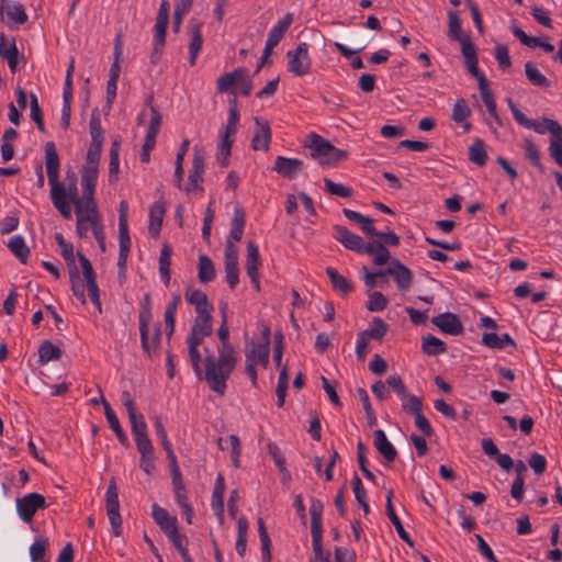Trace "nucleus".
Instances as JSON below:
<instances>
[{
	"label": "nucleus",
	"mask_w": 562,
	"mask_h": 562,
	"mask_svg": "<svg viewBox=\"0 0 562 562\" xmlns=\"http://www.w3.org/2000/svg\"><path fill=\"white\" fill-rule=\"evenodd\" d=\"M228 336V326L221 324L217 330V337L221 341L217 358L210 352L209 348H204V380L210 389L220 395L225 394L226 381L229 379L238 360L237 351L229 344Z\"/></svg>",
	"instance_id": "nucleus-1"
},
{
	"label": "nucleus",
	"mask_w": 562,
	"mask_h": 562,
	"mask_svg": "<svg viewBox=\"0 0 562 562\" xmlns=\"http://www.w3.org/2000/svg\"><path fill=\"white\" fill-rule=\"evenodd\" d=\"M310 139L311 157L323 167L334 166L348 157V151L335 147L330 142L315 133L310 134Z\"/></svg>",
	"instance_id": "nucleus-2"
},
{
	"label": "nucleus",
	"mask_w": 562,
	"mask_h": 562,
	"mask_svg": "<svg viewBox=\"0 0 562 562\" xmlns=\"http://www.w3.org/2000/svg\"><path fill=\"white\" fill-rule=\"evenodd\" d=\"M55 239L60 247L61 256L67 262L69 268V279L71 283V290L74 295L77 296L81 301L82 304L86 303V294H85V284L82 279L80 278L78 268L75 262V255L72 245L67 243L61 234H56Z\"/></svg>",
	"instance_id": "nucleus-3"
},
{
	"label": "nucleus",
	"mask_w": 562,
	"mask_h": 562,
	"mask_svg": "<svg viewBox=\"0 0 562 562\" xmlns=\"http://www.w3.org/2000/svg\"><path fill=\"white\" fill-rule=\"evenodd\" d=\"M128 204L125 200L119 205V260L117 267L120 276L124 277L126 271L127 258L131 250V237L127 225Z\"/></svg>",
	"instance_id": "nucleus-4"
},
{
	"label": "nucleus",
	"mask_w": 562,
	"mask_h": 562,
	"mask_svg": "<svg viewBox=\"0 0 562 562\" xmlns=\"http://www.w3.org/2000/svg\"><path fill=\"white\" fill-rule=\"evenodd\" d=\"M149 326L150 324H147V318L142 321V324H139L140 346L145 356L149 360H154L160 356L161 324L157 323L154 326V333L151 336H149Z\"/></svg>",
	"instance_id": "nucleus-5"
},
{
	"label": "nucleus",
	"mask_w": 562,
	"mask_h": 562,
	"mask_svg": "<svg viewBox=\"0 0 562 562\" xmlns=\"http://www.w3.org/2000/svg\"><path fill=\"white\" fill-rule=\"evenodd\" d=\"M270 348L267 344L252 345L247 348L245 352V372L250 378L254 386L257 385V370L256 366L261 364L267 368L269 364Z\"/></svg>",
	"instance_id": "nucleus-6"
},
{
	"label": "nucleus",
	"mask_w": 562,
	"mask_h": 562,
	"mask_svg": "<svg viewBox=\"0 0 562 562\" xmlns=\"http://www.w3.org/2000/svg\"><path fill=\"white\" fill-rule=\"evenodd\" d=\"M169 22V2L162 0L159 5L155 24V45L151 54V63L156 64L162 52L166 41V32Z\"/></svg>",
	"instance_id": "nucleus-7"
},
{
	"label": "nucleus",
	"mask_w": 562,
	"mask_h": 562,
	"mask_svg": "<svg viewBox=\"0 0 562 562\" xmlns=\"http://www.w3.org/2000/svg\"><path fill=\"white\" fill-rule=\"evenodd\" d=\"M288 69L294 76H305L310 74L312 68V60L308 56V45L300 43L295 49L286 53Z\"/></svg>",
	"instance_id": "nucleus-8"
},
{
	"label": "nucleus",
	"mask_w": 562,
	"mask_h": 562,
	"mask_svg": "<svg viewBox=\"0 0 562 562\" xmlns=\"http://www.w3.org/2000/svg\"><path fill=\"white\" fill-rule=\"evenodd\" d=\"M106 515L115 537L122 533V517L120 515L119 493L114 479L111 480L105 493Z\"/></svg>",
	"instance_id": "nucleus-9"
},
{
	"label": "nucleus",
	"mask_w": 562,
	"mask_h": 562,
	"mask_svg": "<svg viewBox=\"0 0 562 562\" xmlns=\"http://www.w3.org/2000/svg\"><path fill=\"white\" fill-rule=\"evenodd\" d=\"M47 506L45 497L36 492L16 499L18 514L27 524L33 521L34 515L38 509H44Z\"/></svg>",
	"instance_id": "nucleus-10"
},
{
	"label": "nucleus",
	"mask_w": 562,
	"mask_h": 562,
	"mask_svg": "<svg viewBox=\"0 0 562 562\" xmlns=\"http://www.w3.org/2000/svg\"><path fill=\"white\" fill-rule=\"evenodd\" d=\"M334 238L345 248L357 254L363 255L364 252L372 251L371 243H364L359 235L351 233L348 228L341 225L334 226Z\"/></svg>",
	"instance_id": "nucleus-11"
},
{
	"label": "nucleus",
	"mask_w": 562,
	"mask_h": 562,
	"mask_svg": "<svg viewBox=\"0 0 562 562\" xmlns=\"http://www.w3.org/2000/svg\"><path fill=\"white\" fill-rule=\"evenodd\" d=\"M98 173L81 171V188L82 195H79L80 203L79 209L90 211V214H94L98 211V206L94 200V190L97 186Z\"/></svg>",
	"instance_id": "nucleus-12"
},
{
	"label": "nucleus",
	"mask_w": 562,
	"mask_h": 562,
	"mask_svg": "<svg viewBox=\"0 0 562 562\" xmlns=\"http://www.w3.org/2000/svg\"><path fill=\"white\" fill-rule=\"evenodd\" d=\"M77 256H78L80 266L82 268L83 278L87 281V290H88L90 300L95 305L98 311L101 313L102 307H101V301H100V291H99V288L97 284L95 273L93 271L92 265H91L90 260L83 254L78 252Z\"/></svg>",
	"instance_id": "nucleus-13"
},
{
	"label": "nucleus",
	"mask_w": 562,
	"mask_h": 562,
	"mask_svg": "<svg viewBox=\"0 0 562 562\" xmlns=\"http://www.w3.org/2000/svg\"><path fill=\"white\" fill-rule=\"evenodd\" d=\"M151 516L159 528L166 533V536L172 541L180 536L177 518L169 515V513L157 504L151 506Z\"/></svg>",
	"instance_id": "nucleus-14"
},
{
	"label": "nucleus",
	"mask_w": 562,
	"mask_h": 562,
	"mask_svg": "<svg viewBox=\"0 0 562 562\" xmlns=\"http://www.w3.org/2000/svg\"><path fill=\"white\" fill-rule=\"evenodd\" d=\"M45 166L50 189L61 186L59 182L60 160L56 146L53 142H47L45 144Z\"/></svg>",
	"instance_id": "nucleus-15"
},
{
	"label": "nucleus",
	"mask_w": 562,
	"mask_h": 562,
	"mask_svg": "<svg viewBox=\"0 0 562 562\" xmlns=\"http://www.w3.org/2000/svg\"><path fill=\"white\" fill-rule=\"evenodd\" d=\"M260 263V254L257 244L252 240H248L245 268L247 276L250 278V281L256 291H260V281L258 272Z\"/></svg>",
	"instance_id": "nucleus-16"
},
{
	"label": "nucleus",
	"mask_w": 562,
	"mask_h": 562,
	"mask_svg": "<svg viewBox=\"0 0 562 562\" xmlns=\"http://www.w3.org/2000/svg\"><path fill=\"white\" fill-rule=\"evenodd\" d=\"M206 336H202L198 334L195 330L191 328L190 334L187 338V345L189 349V358L193 368L195 375L199 379H204V371L201 367L202 358L199 351V347L203 342Z\"/></svg>",
	"instance_id": "nucleus-17"
},
{
	"label": "nucleus",
	"mask_w": 562,
	"mask_h": 562,
	"mask_svg": "<svg viewBox=\"0 0 562 562\" xmlns=\"http://www.w3.org/2000/svg\"><path fill=\"white\" fill-rule=\"evenodd\" d=\"M385 276H392L398 290L407 291L413 283L412 271L398 259H393L390 266L384 270Z\"/></svg>",
	"instance_id": "nucleus-18"
},
{
	"label": "nucleus",
	"mask_w": 562,
	"mask_h": 562,
	"mask_svg": "<svg viewBox=\"0 0 562 562\" xmlns=\"http://www.w3.org/2000/svg\"><path fill=\"white\" fill-rule=\"evenodd\" d=\"M431 323L442 333L458 336L463 333V325L458 315L451 312H446L434 316Z\"/></svg>",
	"instance_id": "nucleus-19"
},
{
	"label": "nucleus",
	"mask_w": 562,
	"mask_h": 562,
	"mask_svg": "<svg viewBox=\"0 0 562 562\" xmlns=\"http://www.w3.org/2000/svg\"><path fill=\"white\" fill-rule=\"evenodd\" d=\"M255 121V131L251 138V148L254 150H265L269 149L271 143V128L268 121L262 120L258 116L254 119Z\"/></svg>",
	"instance_id": "nucleus-20"
},
{
	"label": "nucleus",
	"mask_w": 562,
	"mask_h": 562,
	"mask_svg": "<svg viewBox=\"0 0 562 562\" xmlns=\"http://www.w3.org/2000/svg\"><path fill=\"white\" fill-rule=\"evenodd\" d=\"M4 14L9 19V26L12 24H24L27 21V14L21 3L10 0H0V21L4 23Z\"/></svg>",
	"instance_id": "nucleus-21"
},
{
	"label": "nucleus",
	"mask_w": 562,
	"mask_h": 562,
	"mask_svg": "<svg viewBox=\"0 0 562 562\" xmlns=\"http://www.w3.org/2000/svg\"><path fill=\"white\" fill-rule=\"evenodd\" d=\"M204 167V154L195 148L192 159V167L189 171L188 187L186 188L188 192L191 190V188L202 189L201 184L203 182Z\"/></svg>",
	"instance_id": "nucleus-22"
},
{
	"label": "nucleus",
	"mask_w": 562,
	"mask_h": 562,
	"mask_svg": "<svg viewBox=\"0 0 562 562\" xmlns=\"http://www.w3.org/2000/svg\"><path fill=\"white\" fill-rule=\"evenodd\" d=\"M202 23L192 19L189 22L188 30L190 34V43H189V64L191 66L195 65L196 57L199 55V52L202 48L203 45V38H202Z\"/></svg>",
	"instance_id": "nucleus-23"
},
{
	"label": "nucleus",
	"mask_w": 562,
	"mask_h": 562,
	"mask_svg": "<svg viewBox=\"0 0 562 562\" xmlns=\"http://www.w3.org/2000/svg\"><path fill=\"white\" fill-rule=\"evenodd\" d=\"M303 167V161L297 158H286L278 156L274 160L272 170L286 179H293L297 171Z\"/></svg>",
	"instance_id": "nucleus-24"
},
{
	"label": "nucleus",
	"mask_w": 562,
	"mask_h": 562,
	"mask_svg": "<svg viewBox=\"0 0 562 562\" xmlns=\"http://www.w3.org/2000/svg\"><path fill=\"white\" fill-rule=\"evenodd\" d=\"M373 445L386 462H393L396 459L397 451L389 441L385 432L382 429L374 430Z\"/></svg>",
	"instance_id": "nucleus-25"
},
{
	"label": "nucleus",
	"mask_w": 562,
	"mask_h": 562,
	"mask_svg": "<svg viewBox=\"0 0 562 562\" xmlns=\"http://www.w3.org/2000/svg\"><path fill=\"white\" fill-rule=\"evenodd\" d=\"M240 76H245V67L236 68L231 72H225L218 77L216 81V89L220 93L231 92L237 94V83Z\"/></svg>",
	"instance_id": "nucleus-26"
},
{
	"label": "nucleus",
	"mask_w": 562,
	"mask_h": 562,
	"mask_svg": "<svg viewBox=\"0 0 562 562\" xmlns=\"http://www.w3.org/2000/svg\"><path fill=\"white\" fill-rule=\"evenodd\" d=\"M166 207L162 202H155L149 209L148 233L150 237L157 238L162 226Z\"/></svg>",
	"instance_id": "nucleus-27"
},
{
	"label": "nucleus",
	"mask_w": 562,
	"mask_h": 562,
	"mask_svg": "<svg viewBox=\"0 0 562 562\" xmlns=\"http://www.w3.org/2000/svg\"><path fill=\"white\" fill-rule=\"evenodd\" d=\"M101 402H102V405L104 408V415H105L106 422L109 423L110 428L115 432L119 441L123 446L127 447L130 445L128 438H127L126 434L124 432V430L122 429L116 414L114 413V411L112 409V407L110 406L108 401L102 395H101Z\"/></svg>",
	"instance_id": "nucleus-28"
},
{
	"label": "nucleus",
	"mask_w": 562,
	"mask_h": 562,
	"mask_svg": "<svg viewBox=\"0 0 562 562\" xmlns=\"http://www.w3.org/2000/svg\"><path fill=\"white\" fill-rule=\"evenodd\" d=\"M224 477L220 473L215 480V485L212 494V506L221 524H223L224 521Z\"/></svg>",
	"instance_id": "nucleus-29"
},
{
	"label": "nucleus",
	"mask_w": 562,
	"mask_h": 562,
	"mask_svg": "<svg viewBox=\"0 0 562 562\" xmlns=\"http://www.w3.org/2000/svg\"><path fill=\"white\" fill-rule=\"evenodd\" d=\"M246 224V215L241 207L235 206L234 215L232 218V227L231 232L226 238V241L235 243L239 241L244 234V228Z\"/></svg>",
	"instance_id": "nucleus-30"
},
{
	"label": "nucleus",
	"mask_w": 562,
	"mask_h": 562,
	"mask_svg": "<svg viewBox=\"0 0 562 562\" xmlns=\"http://www.w3.org/2000/svg\"><path fill=\"white\" fill-rule=\"evenodd\" d=\"M342 213L350 222L358 224L366 235L373 237L376 234L373 218L349 209H344Z\"/></svg>",
	"instance_id": "nucleus-31"
},
{
	"label": "nucleus",
	"mask_w": 562,
	"mask_h": 562,
	"mask_svg": "<svg viewBox=\"0 0 562 562\" xmlns=\"http://www.w3.org/2000/svg\"><path fill=\"white\" fill-rule=\"evenodd\" d=\"M61 188L65 192V196L75 205V209H79L78 204L80 203V200L77 188V175L74 170H67Z\"/></svg>",
	"instance_id": "nucleus-32"
},
{
	"label": "nucleus",
	"mask_w": 562,
	"mask_h": 562,
	"mask_svg": "<svg viewBox=\"0 0 562 562\" xmlns=\"http://www.w3.org/2000/svg\"><path fill=\"white\" fill-rule=\"evenodd\" d=\"M293 22V14L292 13H286L283 19H281L277 25H274L269 34H268V38H267V43H270L272 44L273 46H277L280 41L283 38L284 34L286 33V31L289 30V27L291 26Z\"/></svg>",
	"instance_id": "nucleus-33"
},
{
	"label": "nucleus",
	"mask_w": 562,
	"mask_h": 562,
	"mask_svg": "<svg viewBox=\"0 0 562 562\" xmlns=\"http://www.w3.org/2000/svg\"><path fill=\"white\" fill-rule=\"evenodd\" d=\"M50 199L53 205L58 210V212L66 218L69 220L71 217V210L69 206V199L65 196V192L61 186L50 189Z\"/></svg>",
	"instance_id": "nucleus-34"
},
{
	"label": "nucleus",
	"mask_w": 562,
	"mask_h": 562,
	"mask_svg": "<svg viewBox=\"0 0 562 562\" xmlns=\"http://www.w3.org/2000/svg\"><path fill=\"white\" fill-rule=\"evenodd\" d=\"M198 279L202 283H209L215 279L216 270L213 261L206 255L199 256Z\"/></svg>",
	"instance_id": "nucleus-35"
},
{
	"label": "nucleus",
	"mask_w": 562,
	"mask_h": 562,
	"mask_svg": "<svg viewBox=\"0 0 562 562\" xmlns=\"http://www.w3.org/2000/svg\"><path fill=\"white\" fill-rule=\"evenodd\" d=\"M482 342L493 349H503L505 346L516 347V342L508 334L498 336L495 333H484L482 336Z\"/></svg>",
	"instance_id": "nucleus-36"
},
{
	"label": "nucleus",
	"mask_w": 562,
	"mask_h": 562,
	"mask_svg": "<svg viewBox=\"0 0 562 562\" xmlns=\"http://www.w3.org/2000/svg\"><path fill=\"white\" fill-rule=\"evenodd\" d=\"M469 160L479 167L486 165L487 153L483 139L475 138L473 140L472 145L469 147Z\"/></svg>",
	"instance_id": "nucleus-37"
},
{
	"label": "nucleus",
	"mask_w": 562,
	"mask_h": 562,
	"mask_svg": "<svg viewBox=\"0 0 562 562\" xmlns=\"http://www.w3.org/2000/svg\"><path fill=\"white\" fill-rule=\"evenodd\" d=\"M326 274L328 276L333 288L341 294H348L353 290L351 282H349L344 276L331 267L326 268Z\"/></svg>",
	"instance_id": "nucleus-38"
},
{
	"label": "nucleus",
	"mask_w": 562,
	"mask_h": 562,
	"mask_svg": "<svg viewBox=\"0 0 562 562\" xmlns=\"http://www.w3.org/2000/svg\"><path fill=\"white\" fill-rule=\"evenodd\" d=\"M76 210V216H77V232L80 237H83L87 235L88 227L87 223L91 225V228H93V225L98 221V211L94 212V214H90V211H86L85 209H75Z\"/></svg>",
	"instance_id": "nucleus-39"
},
{
	"label": "nucleus",
	"mask_w": 562,
	"mask_h": 562,
	"mask_svg": "<svg viewBox=\"0 0 562 562\" xmlns=\"http://www.w3.org/2000/svg\"><path fill=\"white\" fill-rule=\"evenodd\" d=\"M9 249L22 262L26 263L30 256V248L22 236L15 235L8 243Z\"/></svg>",
	"instance_id": "nucleus-40"
},
{
	"label": "nucleus",
	"mask_w": 562,
	"mask_h": 562,
	"mask_svg": "<svg viewBox=\"0 0 562 562\" xmlns=\"http://www.w3.org/2000/svg\"><path fill=\"white\" fill-rule=\"evenodd\" d=\"M258 532L261 544V557L263 562H271V540L268 535L266 524L261 517L257 519Z\"/></svg>",
	"instance_id": "nucleus-41"
},
{
	"label": "nucleus",
	"mask_w": 562,
	"mask_h": 562,
	"mask_svg": "<svg viewBox=\"0 0 562 562\" xmlns=\"http://www.w3.org/2000/svg\"><path fill=\"white\" fill-rule=\"evenodd\" d=\"M528 130H533L538 134H544L546 132H549L551 136L562 134V126L557 121L548 117H543L541 123L532 120Z\"/></svg>",
	"instance_id": "nucleus-42"
},
{
	"label": "nucleus",
	"mask_w": 562,
	"mask_h": 562,
	"mask_svg": "<svg viewBox=\"0 0 562 562\" xmlns=\"http://www.w3.org/2000/svg\"><path fill=\"white\" fill-rule=\"evenodd\" d=\"M101 150H102V145L90 144L88 151H87L86 165L82 167L81 171L98 173Z\"/></svg>",
	"instance_id": "nucleus-43"
},
{
	"label": "nucleus",
	"mask_w": 562,
	"mask_h": 562,
	"mask_svg": "<svg viewBox=\"0 0 562 562\" xmlns=\"http://www.w3.org/2000/svg\"><path fill=\"white\" fill-rule=\"evenodd\" d=\"M171 248L168 244H164L159 256V272L168 286L170 283V266H171Z\"/></svg>",
	"instance_id": "nucleus-44"
},
{
	"label": "nucleus",
	"mask_w": 562,
	"mask_h": 562,
	"mask_svg": "<svg viewBox=\"0 0 562 562\" xmlns=\"http://www.w3.org/2000/svg\"><path fill=\"white\" fill-rule=\"evenodd\" d=\"M323 503L318 498H312L310 503V515H311V532L323 531L322 514Z\"/></svg>",
	"instance_id": "nucleus-45"
},
{
	"label": "nucleus",
	"mask_w": 562,
	"mask_h": 562,
	"mask_svg": "<svg viewBox=\"0 0 562 562\" xmlns=\"http://www.w3.org/2000/svg\"><path fill=\"white\" fill-rule=\"evenodd\" d=\"M525 74L529 82L536 87L548 88L550 86L549 79L531 61L525 64Z\"/></svg>",
	"instance_id": "nucleus-46"
},
{
	"label": "nucleus",
	"mask_w": 562,
	"mask_h": 562,
	"mask_svg": "<svg viewBox=\"0 0 562 562\" xmlns=\"http://www.w3.org/2000/svg\"><path fill=\"white\" fill-rule=\"evenodd\" d=\"M387 329V324L383 319L375 317L372 321L371 327L360 331V334L364 335V337L369 340L374 339L381 341L386 335Z\"/></svg>",
	"instance_id": "nucleus-47"
},
{
	"label": "nucleus",
	"mask_w": 562,
	"mask_h": 562,
	"mask_svg": "<svg viewBox=\"0 0 562 562\" xmlns=\"http://www.w3.org/2000/svg\"><path fill=\"white\" fill-rule=\"evenodd\" d=\"M423 352L428 356H437L447 351V346L441 339L428 335L423 339Z\"/></svg>",
	"instance_id": "nucleus-48"
},
{
	"label": "nucleus",
	"mask_w": 562,
	"mask_h": 562,
	"mask_svg": "<svg viewBox=\"0 0 562 562\" xmlns=\"http://www.w3.org/2000/svg\"><path fill=\"white\" fill-rule=\"evenodd\" d=\"M61 357V350L53 345L49 340L42 342L38 349V361L40 363H47L50 360H59Z\"/></svg>",
	"instance_id": "nucleus-49"
},
{
	"label": "nucleus",
	"mask_w": 562,
	"mask_h": 562,
	"mask_svg": "<svg viewBox=\"0 0 562 562\" xmlns=\"http://www.w3.org/2000/svg\"><path fill=\"white\" fill-rule=\"evenodd\" d=\"M151 101H153V95L150 94L146 100V104H148L150 106V114H151L146 136L156 138L159 133V128H160L162 119H161V115H160L158 109L151 104Z\"/></svg>",
	"instance_id": "nucleus-50"
},
{
	"label": "nucleus",
	"mask_w": 562,
	"mask_h": 562,
	"mask_svg": "<svg viewBox=\"0 0 562 562\" xmlns=\"http://www.w3.org/2000/svg\"><path fill=\"white\" fill-rule=\"evenodd\" d=\"M461 25L462 21L457 11H448V37L451 41H462L463 36H461Z\"/></svg>",
	"instance_id": "nucleus-51"
},
{
	"label": "nucleus",
	"mask_w": 562,
	"mask_h": 562,
	"mask_svg": "<svg viewBox=\"0 0 562 562\" xmlns=\"http://www.w3.org/2000/svg\"><path fill=\"white\" fill-rule=\"evenodd\" d=\"M524 149L526 158L535 166L540 172H544V167L540 159V151L531 139L524 140Z\"/></svg>",
	"instance_id": "nucleus-52"
},
{
	"label": "nucleus",
	"mask_w": 562,
	"mask_h": 562,
	"mask_svg": "<svg viewBox=\"0 0 562 562\" xmlns=\"http://www.w3.org/2000/svg\"><path fill=\"white\" fill-rule=\"evenodd\" d=\"M90 135H91V144H103V130L101 126V121L99 116V110L94 109L91 113L90 120Z\"/></svg>",
	"instance_id": "nucleus-53"
},
{
	"label": "nucleus",
	"mask_w": 562,
	"mask_h": 562,
	"mask_svg": "<svg viewBox=\"0 0 562 562\" xmlns=\"http://www.w3.org/2000/svg\"><path fill=\"white\" fill-rule=\"evenodd\" d=\"M13 56H20L15 38H8L4 33H0V57L7 59Z\"/></svg>",
	"instance_id": "nucleus-54"
},
{
	"label": "nucleus",
	"mask_w": 562,
	"mask_h": 562,
	"mask_svg": "<svg viewBox=\"0 0 562 562\" xmlns=\"http://www.w3.org/2000/svg\"><path fill=\"white\" fill-rule=\"evenodd\" d=\"M324 184L326 191L331 195H337L344 199H348L352 195V189L341 183H336L333 180L325 178Z\"/></svg>",
	"instance_id": "nucleus-55"
},
{
	"label": "nucleus",
	"mask_w": 562,
	"mask_h": 562,
	"mask_svg": "<svg viewBox=\"0 0 562 562\" xmlns=\"http://www.w3.org/2000/svg\"><path fill=\"white\" fill-rule=\"evenodd\" d=\"M371 252H364L363 255H373L374 263L382 266L386 263L391 257L389 249L382 243H371Z\"/></svg>",
	"instance_id": "nucleus-56"
},
{
	"label": "nucleus",
	"mask_w": 562,
	"mask_h": 562,
	"mask_svg": "<svg viewBox=\"0 0 562 562\" xmlns=\"http://www.w3.org/2000/svg\"><path fill=\"white\" fill-rule=\"evenodd\" d=\"M471 115V109L469 108L464 99H458L453 104L452 120L456 123H462Z\"/></svg>",
	"instance_id": "nucleus-57"
},
{
	"label": "nucleus",
	"mask_w": 562,
	"mask_h": 562,
	"mask_svg": "<svg viewBox=\"0 0 562 562\" xmlns=\"http://www.w3.org/2000/svg\"><path fill=\"white\" fill-rule=\"evenodd\" d=\"M311 535H312V544H313V551H314V559L315 560H311L310 562H315V561L322 562L324 558H328L329 559L330 553L329 552H324V549H323V543H322L323 531L311 532Z\"/></svg>",
	"instance_id": "nucleus-58"
},
{
	"label": "nucleus",
	"mask_w": 562,
	"mask_h": 562,
	"mask_svg": "<svg viewBox=\"0 0 562 562\" xmlns=\"http://www.w3.org/2000/svg\"><path fill=\"white\" fill-rule=\"evenodd\" d=\"M387 306V299L381 292H373L369 294V300L367 302V308L370 312H381L385 310Z\"/></svg>",
	"instance_id": "nucleus-59"
},
{
	"label": "nucleus",
	"mask_w": 562,
	"mask_h": 562,
	"mask_svg": "<svg viewBox=\"0 0 562 562\" xmlns=\"http://www.w3.org/2000/svg\"><path fill=\"white\" fill-rule=\"evenodd\" d=\"M213 317L196 316L192 325V329L202 336H211L213 331Z\"/></svg>",
	"instance_id": "nucleus-60"
},
{
	"label": "nucleus",
	"mask_w": 562,
	"mask_h": 562,
	"mask_svg": "<svg viewBox=\"0 0 562 562\" xmlns=\"http://www.w3.org/2000/svg\"><path fill=\"white\" fill-rule=\"evenodd\" d=\"M236 133H228L227 128H224L220 135V143L217 145V151L220 156H231L233 146V136Z\"/></svg>",
	"instance_id": "nucleus-61"
},
{
	"label": "nucleus",
	"mask_w": 562,
	"mask_h": 562,
	"mask_svg": "<svg viewBox=\"0 0 562 562\" xmlns=\"http://www.w3.org/2000/svg\"><path fill=\"white\" fill-rule=\"evenodd\" d=\"M47 546L48 540L45 538H40L34 541V543L30 548V554L33 562L44 561V554Z\"/></svg>",
	"instance_id": "nucleus-62"
},
{
	"label": "nucleus",
	"mask_w": 562,
	"mask_h": 562,
	"mask_svg": "<svg viewBox=\"0 0 562 562\" xmlns=\"http://www.w3.org/2000/svg\"><path fill=\"white\" fill-rule=\"evenodd\" d=\"M479 89L481 92L482 100L487 109V112L494 113V110L496 109V102L493 92L488 88L487 80L481 79Z\"/></svg>",
	"instance_id": "nucleus-63"
},
{
	"label": "nucleus",
	"mask_w": 562,
	"mask_h": 562,
	"mask_svg": "<svg viewBox=\"0 0 562 562\" xmlns=\"http://www.w3.org/2000/svg\"><path fill=\"white\" fill-rule=\"evenodd\" d=\"M403 397L406 401L403 402L402 407L406 413L412 414L413 416L422 413L423 401L418 396L407 394V396Z\"/></svg>",
	"instance_id": "nucleus-64"
}]
</instances>
